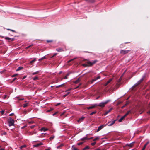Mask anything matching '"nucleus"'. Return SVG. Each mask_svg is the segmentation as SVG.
I'll use <instances>...</instances> for the list:
<instances>
[{
    "label": "nucleus",
    "mask_w": 150,
    "mask_h": 150,
    "mask_svg": "<svg viewBox=\"0 0 150 150\" xmlns=\"http://www.w3.org/2000/svg\"><path fill=\"white\" fill-rule=\"evenodd\" d=\"M97 62V60H95L93 61L92 62H91L90 61H88L87 62V64H83L82 65L84 67H86L87 66H91L95 64Z\"/></svg>",
    "instance_id": "nucleus-1"
},
{
    "label": "nucleus",
    "mask_w": 150,
    "mask_h": 150,
    "mask_svg": "<svg viewBox=\"0 0 150 150\" xmlns=\"http://www.w3.org/2000/svg\"><path fill=\"white\" fill-rule=\"evenodd\" d=\"M145 75H143L141 79L137 83L134 85V86L136 87L139 85L140 83H141L144 80L145 78Z\"/></svg>",
    "instance_id": "nucleus-2"
},
{
    "label": "nucleus",
    "mask_w": 150,
    "mask_h": 150,
    "mask_svg": "<svg viewBox=\"0 0 150 150\" xmlns=\"http://www.w3.org/2000/svg\"><path fill=\"white\" fill-rule=\"evenodd\" d=\"M8 123L9 126H13L14 124V121L11 117H10L9 120L8 121Z\"/></svg>",
    "instance_id": "nucleus-3"
},
{
    "label": "nucleus",
    "mask_w": 150,
    "mask_h": 150,
    "mask_svg": "<svg viewBox=\"0 0 150 150\" xmlns=\"http://www.w3.org/2000/svg\"><path fill=\"white\" fill-rule=\"evenodd\" d=\"M109 101V100H107L105 102H101L99 104H97V106H99L102 108L103 107L105 106V105L107 104Z\"/></svg>",
    "instance_id": "nucleus-4"
},
{
    "label": "nucleus",
    "mask_w": 150,
    "mask_h": 150,
    "mask_svg": "<svg viewBox=\"0 0 150 150\" xmlns=\"http://www.w3.org/2000/svg\"><path fill=\"white\" fill-rule=\"evenodd\" d=\"M130 51L129 50H120V53L123 54H125L128 53Z\"/></svg>",
    "instance_id": "nucleus-5"
},
{
    "label": "nucleus",
    "mask_w": 150,
    "mask_h": 150,
    "mask_svg": "<svg viewBox=\"0 0 150 150\" xmlns=\"http://www.w3.org/2000/svg\"><path fill=\"white\" fill-rule=\"evenodd\" d=\"M107 125V124H106V125L104 124L99 126L98 129L97 130V131L96 132H97L99 131L100 130H101L103 128L105 127Z\"/></svg>",
    "instance_id": "nucleus-6"
},
{
    "label": "nucleus",
    "mask_w": 150,
    "mask_h": 150,
    "mask_svg": "<svg viewBox=\"0 0 150 150\" xmlns=\"http://www.w3.org/2000/svg\"><path fill=\"white\" fill-rule=\"evenodd\" d=\"M116 120H113L112 121H109L108 122V123L107 124V125L108 124V126H110L113 125L115 122Z\"/></svg>",
    "instance_id": "nucleus-7"
},
{
    "label": "nucleus",
    "mask_w": 150,
    "mask_h": 150,
    "mask_svg": "<svg viewBox=\"0 0 150 150\" xmlns=\"http://www.w3.org/2000/svg\"><path fill=\"white\" fill-rule=\"evenodd\" d=\"M96 106H97V104H94V105H92L91 106L87 107H86V109H91L93 108Z\"/></svg>",
    "instance_id": "nucleus-8"
},
{
    "label": "nucleus",
    "mask_w": 150,
    "mask_h": 150,
    "mask_svg": "<svg viewBox=\"0 0 150 150\" xmlns=\"http://www.w3.org/2000/svg\"><path fill=\"white\" fill-rule=\"evenodd\" d=\"M85 117H82L81 118H79V120L77 121V122L79 123H80L82 121H83Z\"/></svg>",
    "instance_id": "nucleus-9"
},
{
    "label": "nucleus",
    "mask_w": 150,
    "mask_h": 150,
    "mask_svg": "<svg viewBox=\"0 0 150 150\" xmlns=\"http://www.w3.org/2000/svg\"><path fill=\"white\" fill-rule=\"evenodd\" d=\"M43 145V143L41 142H40L39 143H38V144H36L34 145H33V146L34 147H38L41 145Z\"/></svg>",
    "instance_id": "nucleus-10"
},
{
    "label": "nucleus",
    "mask_w": 150,
    "mask_h": 150,
    "mask_svg": "<svg viewBox=\"0 0 150 150\" xmlns=\"http://www.w3.org/2000/svg\"><path fill=\"white\" fill-rule=\"evenodd\" d=\"M100 78V76H98V77H97L96 78H95V79H93L91 81V83H93V82L96 81V80H97L98 79H99Z\"/></svg>",
    "instance_id": "nucleus-11"
},
{
    "label": "nucleus",
    "mask_w": 150,
    "mask_h": 150,
    "mask_svg": "<svg viewBox=\"0 0 150 150\" xmlns=\"http://www.w3.org/2000/svg\"><path fill=\"white\" fill-rule=\"evenodd\" d=\"M56 50L59 52L64 51V50L63 48H59L56 49Z\"/></svg>",
    "instance_id": "nucleus-12"
},
{
    "label": "nucleus",
    "mask_w": 150,
    "mask_h": 150,
    "mask_svg": "<svg viewBox=\"0 0 150 150\" xmlns=\"http://www.w3.org/2000/svg\"><path fill=\"white\" fill-rule=\"evenodd\" d=\"M48 129L47 128H46L45 127H42L41 128L40 130L41 131H43L44 132H45L47 131L48 130Z\"/></svg>",
    "instance_id": "nucleus-13"
},
{
    "label": "nucleus",
    "mask_w": 150,
    "mask_h": 150,
    "mask_svg": "<svg viewBox=\"0 0 150 150\" xmlns=\"http://www.w3.org/2000/svg\"><path fill=\"white\" fill-rule=\"evenodd\" d=\"M4 38L6 40H11V41H13L14 40V38H10L9 37H4Z\"/></svg>",
    "instance_id": "nucleus-14"
},
{
    "label": "nucleus",
    "mask_w": 150,
    "mask_h": 150,
    "mask_svg": "<svg viewBox=\"0 0 150 150\" xmlns=\"http://www.w3.org/2000/svg\"><path fill=\"white\" fill-rule=\"evenodd\" d=\"M125 116L124 115L122 117H121L119 120V122H121L122 120L124 119L125 117Z\"/></svg>",
    "instance_id": "nucleus-15"
},
{
    "label": "nucleus",
    "mask_w": 150,
    "mask_h": 150,
    "mask_svg": "<svg viewBox=\"0 0 150 150\" xmlns=\"http://www.w3.org/2000/svg\"><path fill=\"white\" fill-rule=\"evenodd\" d=\"M112 110V108H110V109H109V110H108L107 111H106L105 112V113L104 114V115H106L108 113L110 112Z\"/></svg>",
    "instance_id": "nucleus-16"
},
{
    "label": "nucleus",
    "mask_w": 150,
    "mask_h": 150,
    "mask_svg": "<svg viewBox=\"0 0 150 150\" xmlns=\"http://www.w3.org/2000/svg\"><path fill=\"white\" fill-rule=\"evenodd\" d=\"M64 145L63 144H61L60 145L57 146V149H60Z\"/></svg>",
    "instance_id": "nucleus-17"
},
{
    "label": "nucleus",
    "mask_w": 150,
    "mask_h": 150,
    "mask_svg": "<svg viewBox=\"0 0 150 150\" xmlns=\"http://www.w3.org/2000/svg\"><path fill=\"white\" fill-rule=\"evenodd\" d=\"M72 150H77V148H76L74 145L72 146L71 148Z\"/></svg>",
    "instance_id": "nucleus-18"
},
{
    "label": "nucleus",
    "mask_w": 150,
    "mask_h": 150,
    "mask_svg": "<svg viewBox=\"0 0 150 150\" xmlns=\"http://www.w3.org/2000/svg\"><path fill=\"white\" fill-rule=\"evenodd\" d=\"M23 67H18V68L16 70V71H18L20 70H21V69H23Z\"/></svg>",
    "instance_id": "nucleus-19"
},
{
    "label": "nucleus",
    "mask_w": 150,
    "mask_h": 150,
    "mask_svg": "<svg viewBox=\"0 0 150 150\" xmlns=\"http://www.w3.org/2000/svg\"><path fill=\"white\" fill-rule=\"evenodd\" d=\"M113 79L112 78H111L110 79H109V80H108L107 82V84H109V83H110L112 80Z\"/></svg>",
    "instance_id": "nucleus-20"
},
{
    "label": "nucleus",
    "mask_w": 150,
    "mask_h": 150,
    "mask_svg": "<svg viewBox=\"0 0 150 150\" xmlns=\"http://www.w3.org/2000/svg\"><path fill=\"white\" fill-rule=\"evenodd\" d=\"M55 137V136L54 135H52L51 137L49 138V139L51 140H52V139H53Z\"/></svg>",
    "instance_id": "nucleus-21"
},
{
    "label": "nucleus",
    "mask_w": 150,
    "mask_h": 150,
    "mask_svg": "<svg viewBox=\"0 0 150 150\" xmlns=\"http://www.w3.org/2000/svg\"><path fill=\"white\" fill-rule=\"evenodd\" d=\"M87 1L89 3H92L94 2L95 0H87Z\"/></svg>",
    "instance_id": "nucleus-22"
},
{
    "label": "nucleus",
    "mask_w": 150,
    "mask_h": 150,
    "mask_svg": "<svg viewBox=\"0 0 150 150\" xmlns=\"http://www.w3.org/2000/svg\"><path fill=\"white\" fill-rule=\"evenodd\" d=\"M69 73L67 74V75L64 77V79H68V76H69Z\"/></svg>",
    "instance_id": "nucleus-23"
},
{
    "label": "nucleus",
    "mask_w": 150,
    "mask_h": 150,
    "mask_svg": "<svg viewBox=\"0 0 150 150\" xmlns=\"http://www.w3.org/2000/svg\"><path fill=\"white\" fill-rule=\"evenodd\" d=\"M130 111H128L126 113V114L124 115V116H125V117H126L127 116L130 112Z\"/></svg>",
    "instance_id": "nucleus-24"
},
{
    "label": "nucleus",
    "mask_w": 150,
    "mask_h": 150,
    "mask_svg": "<svg viewBox=\"0 0 150 150\" xmlns=\"http://www.w3.org/2000/svg\"><path fill=\"white\" fill-rule=\"evenodd\" d=\"M36 58H35L33 60L31 61L30 62V64H32L33 62H35L36 61Z\"/></svg>",
    "instance_id": "nucleus-25"
},
{
    "label": "nucleus",
    "mask_w": 150,
    "mask_h": 150,
    "mask_svg": "<svg viewBox=\"0 0 150 150\" xmlns=\"http://www.w3.org/2000/svg\"><path fill=\"white\" fill-rule=\"evenodd\" d=\"M90 149V147L89 146H87L85 147V148H83V150H85L86 149Z\"/></svg>",
    "instance_id": "nucleus-26"
},
{
    "label": "nucleus",
    "mask_w": 150,
    "mask_h": 150,
    "mask_svg": "<svg viewBox=\"0 0 150 150\" xmlns=\"http://www.w3.org/2000/svg\"><path fill=\"white\" fill-rule=\"evenodd\" d=\"M99 138V137H96L95 138L93 139V141H96L98 140Z\"/></svg>",
    "instance_id": "nucleus-27"
},
{
    "label": "nucleus",
    "mask_w": 150,
    "mask_h": 150,
    "mask_svg": "<svg viewBox=\"0 0 150 150\" xmlns=\"http://www.w3.org/2000/svg\"><path fill=\"white\" fill-rule=\"evenodd\" d=\"M80 81V80L79 79H78L76 81L74 82V83H77Z\"/></svg>",
    "instance_id": "nucleus-28"
},
{
    "label": "nucleus",
    "mask_w": 150,
    "mask_h": 150,
    "mask_svg": "<svg viewBox=\"0 0 150 150\" xmlns=\"http://www.w3.org/2000/svg\"><path fill=\"white\" fill-rule=\"evenodd\" d=\"M46 59L45 57V56H44V57H42L41 58H40V59H39V61H41V60H43V59Z\"/></svg>",
    "instance_id": "nucleus-29"
},
{
    "label": "nucleus",
    "mask_w": 150,
    "mask_h": 150,
    "mask_svg": "<svg viewBox=\"0 0 150 150\" xmlns=\"http://www.w3.org/2000/svg\"><path fill=\"white\" fill-rule=\"evenodd\" d=\"M26 147V146L25 145H24L21 146L20 147V148L21 149L25 147Z\"/></svg>",
    "instance_id": "nucleus-30"
},
{
    "label": "nucleus",
    "mask_w": 150,
    "mask_h": 150,
    "mask_svg": "<svg viewBox=\"0 0 150 150\" xmlns=\"http://www.w3.org/2000/svg\"><path fill=\"white\" fill-rule=\"evenodd\" d=\"M28 103L24 104L23 105V107L24 108L26 107H27L28 105Z\"/></svg>",
    "instance_id": "nucleus-31"
},
{
    "label": "nucleus",
    "mask_w": 150,
    "mask_h": 150,
    "mask_svg": "<svg viewBox=\"0 0 150 150\" xmlns=\"http://www.w3.org/2000/svg\"><path fill=\"white\" fill-rule=\"evenodd\" d=\"M134 143V142H133L132 143L129 144L128 145V146H130V147H132L133 146V143Z\"/></svg>",
    "instance_id": "nucleus-32"
},
{
    "label": "nucleus",
    "mask_w": 150,
    "mask_h": 150,
    "mask_svg": "<svg viewBox=\"0 0 150 150\" xmlns=\"http://www.w3.org/2000/svg\"><path fill=\"white\" fill-rule=\"evenodd\" d=\"M38 79V77L37 76H35V77H34L33 79V80L34 81H35Z\"/></svg>",
    "instance_id": "nucleus-33"
},
{
    "label": "nucleus",
    "mask_w": 150,
    "mask_h": 150,
    "mask_svg": "<svg viewBox=\"0 0 150 150\" xmlns=\"http://www.w3.org/2000/svg\"><path fill=\"white\" fill-rule=\"evenodd\" d=\"M129 103V101H127V102H126L125 104V105L123 106L122 108H123V107H124V106H125L126 105H128Z\"/></svg>",
    "instance_id": "nucleus-34"
},
{
    "label": "nucleus",
    "mask_w": 150,
    "mask_h": 150,
    "mask_svg": "<svg viewBox=\"0 0 150 150\" xmlns=\"http://www.w3.org/2000/svg\"><path fill=\"white\" fill-rule=\"evenodd\" d=\"M18 75V74H14V75H13L12 76V77H14L16 76H17Z\"/></svg>",
    "instance_id": "nucleus-35"
},
{
    "label": "nucleus",
    "mask_w": 150,
    "mask_h": 150,
    "mask_svg": "<svg viewBox=\"0 0 150 150\" xmlns=\"http://www.w3.org/2000/svg\"><path fill=\"white\" fill-rule=\"evenodd\" d=\"M64 85V84H61V85H59V86H56V88H58V87H62V86Z\"/></svg>",
    "instance_id": "nucleus-36"
},
{
    "label": "nucleus",
    "mask_w": 150,
    "mask_h": 150,
    "mask_svg": "<svg viewBox=\"0 0 150 150\" xmlns=\"http://www.w3.org/2000/svg\"><path fill=\"white\" fill-rule=\"evenodd\" d=\"M96 113V111L93 112H92V113H91L90 114V115H92L93 114H95Z\"/></svg>",
    "instance_id": "nucleus-37"
},
{
    "label": "nucleus",
    "mask_w": 150,
    "mask_h": 150,
    "mask_svg": "<svg viewBox=\"0 0 150 150\" xmlns=\"http://www.w3.org/2000/svg\"><path fill=\"white\" fill-rule=\"evenodd\" d=\"M76 59V58H74V59H71L69 61H68L67 62L68 63H69V62H71V61L74 60V59Z\"/></svg>",
    "instance_id": "nucleus-38"
},
{
    "label": "nucleus",
    "mask_w": 150,
    "mask_h": 150,
    "mask_svg": "<svg viewBox=\"0 0 150 150\" xmlns=\"http://www.w3.org/2000/svg\"><path fill=\"white\" fill-rule=\"evenodd\" d=\"M39 72V71H37L33 73V75H35L37 74Z\"/></svg>",
    "instance_id": "nucleus-39"
},
{
    "label": "nucleus",
    "mask_w": 150,
    "mask_h": 150,
    "mask_svg": "<svg viewBox=\"0 0 150 150\" xmlns=\"http://www.w3.org/2000/svg\"><path fill=\"white\" fill-rule=\"evenodd\" d=\"M81 139L83 140H87V138L86 137H84L83 138H82Z\"/></svg>",
    "instance_id": "nucleus-40"
},
{
    "label": "nucleus",
    "mask_w": 150,
    "mask_h": 150,
    "mask_svg": "<svg viewBox=\"0 0 150 150\" xmlns=\"http://www.w3.org/2000/svg\"><path fill=\"white\" fill-rule=\"evenodd\" d=\"M96 143V142H93V143H91V145H92V146H94V145Z\"/></svg>",
    "instance_id": "nucleus-41"
},
{
    "label": "nucleus",
    "mask_w": 150,
    "mask_h": 150,
    "mask_svg": "<svg viewBox=\"0 0 150 150\" xmlns=\"http://www.w3.org/2000/svg\"><path fill=\"white\" fill-rule=\"evenodd\" d=\"M33 45H32H32H29V46H28L26 48V49H28V48H29V47H31Z\"/></svg>",
    "instance_id": "nucleus-42"
},
{
    "label": "nucleus",
    "mask_w": 150,
    "mask_h": 150,
    "mask_svg": "<svg viewBox=\"0 0 150 150\" xmlns=\"http://www.w3.org/2000/svg\"><path fill=\"white\" fill-rule=\"evenodd\" d=\"M83 143L82 142L79 143H78V145H81L83 144Z\"/></svg>",
    "instance_id": "nucleus-43"
},
{
    "label": "nucleus",
    "mask_w": 150,
    "mask_h": 150,
    "mask_svg": "<svg viewBox=\"0 0 150 150\" xmlns=\"http://www.w3.org/2000/svg\"><path fill=\"white\" fill-rule=\"evenodd\" d=\"M33 123H34V122L33 121H30L28 123L29 124H33Z\"/></svg>",
    "instance_id": "nucleus-44"
},
{
    "label": "nucleus",
    "mask_w": 150,
    "mask_h": 150,
    "mask_svg": "<svg viewBox=\"0 0 150 150\" xmlns=\"http://www.w3.org/2000/svg\"><path fill=\"white\" fill-rule=\"evenodd\" d=\"M57 53H54V54L51 57L52 58V57H54L56 55H57Z\"/></svg>",
    "instance_id": "nucleus-45"
},
{
    "label": "nucleus",
    "mask_w": 150,
    "mask_h": 150,
    "mask_svg": "<svg viewBox=\"0 0 150 150\" xmlns=\"http://www.w3.org/2000/svg\"><path fill=\"white\" fill-rule=\"evenodd\" d=\"M146 145H144V147L142 148V150H144L146 147Z\"/></svg>",
    "instance_id": "nucleus-46"
},
{
    "label": "nucleus",
    "mask_w": 150,
    "mask_h": 150,
    "mask_svg": "<svg viewBox=\"0 0 150 150\" xmlns=\"http://www.w3.org/2000/svg\"><path fill=\"white\" fill-rule=\"evenodd\" d=\"M47 42L49 43V42H52V41L51 40H47Z\"/></svg>",
    "instance_id": "nucleus-47"
},
{
    "label": "nucleus",
    "mask_w": 150,
    "mask_h": 150,
    "mask_svg": "<svg viewBox=\"0 0 150 150\" xmlns=\"http://www.w3.org/2000/svg\"><path fill=\"white\" fill-rule=\"evenodd\" d=\"M72 89V88H70L68 89V90H67L66 91V92L69 91H70Z\"/></svg>",
    "instance_id": "nucleus-48"
},
{
    "label": "nucleus",
    "mask_w": 150,
    "mask_h": 150,
    "mask_svg": "<svg viewBox=\"0 0 150 150\" xmlns=\"http://www.w3.org/2000/svg\"><path fill=\"white\" fill-rule=\"evenodd\" d=\"M1 112L2 115H3L4 113V111H1Z\"/></svg>",
    "instance_id": "nucleus-49"
},
{
    "label": "nucleus",
    "mask_w": 150,
    "mask_h": 150,
    "mask_svg": "<svg viewBox=\"0 0 150 150\" xmlns=\"http://www.w3.org/2000/svg\"><path fill=\"white\" fill-rule=\"evenodd\" d=\"M51 149V148L49 147L47 148V149H45V150H50Z\"/></svg>",
    "instance_id": "nucleus-50"
},
{
    "label": "nucleus",
    "mask_w": 150,
    "mask_h": 150,
    "mask_svg": "<svg viewBox=\"0 0 150 150\" xmlns=\"http://www.w3.org/2000/svg\"><path fill=\"white\" fill-rule=\"evenodd\" d=\"M8 30H11L13 32H15V31L14 30H11V29H7Z\"/></svg>",
    "instance_id": "nucleus-51"
},
{
    "label": "nucleus",
    "mask_w": 150,
    "mask_h": 150,
    "mask_svg": "<svg viewBox=\"0 0 150 150\" xmlns=\"http://www.w3.org/2000/svg\"><path fill=\"white\" fill-rule=\"evenodd\" d=\"M16 78H14L13 79V81H12V82H13V81H14L15 80H16Z\"/></svg>",
    "instance_id": "nucleus-52"
},
{
    "label": "nucleus",
    "mask_w": 150,
    "mask_h": 150,
    "mask_svg": "<svg viewBox=\"0 0 150 150\" xmlns=\"http://www.w3.org/2000/svg\"><path fill=\"white\" fill-rule=\"evenodd\" d=\"M67 92V93H66L67 94V95H68L70 93V92L69 91H67L66 92Z\"/></svg>",
    "instance_id": "nucleus-53"
},
{
    "label": "nucleus",
    "mask_w": 150,
    "mask_h": 150,
    "mask_svg": "<svg viewBox=\"0 0 150 150\" xmlns=\"http://www.w3.org/2000/svg\"><path fill=\"white\" fill-rule=\"evenodd\" d=\"M6 134H7V133H6V132H4V133L2 134H3V135H6Z\"/></svg>",
    "instance_id": "nucleus-54"
},
{
    "label": "nucleus",
    "mask_w": 150,
    "mask_h": 150,
    "mask_svg": "<svg viewBox=\"0 0 150 150\" xmlns=\"http://www.w3.org/2000/svg\"><path fill=\"white\" fill-rule=\"evenodd\" d=\"M149 143V142H148L146 143V144L145 145H146V146Z\"/></svg>",
    "instance_id": "nucleus-55"
},
{
    "label": "nucleus",
    "mask_w": 150,
    "mask_h": 150,
    "mask_svg": "<svg viewBox=\"0 0 150 150\" xmlns=\"http://www.w3.org/2000/svg\"><path fill=\"white\" fill-rule=\"evenodd\" d=\"M52 110H53V109H50V110H48L47 111V112H50V111H51Z\"/></svg>",
    "instance_id": "nucleus-56"
},
{
    "label": "nucleus",
    "mask_w": 150,
    "mask_h": 150,
    "mask_svg": "<svg viewBox=\"0 0 150 150\" xmlns=\"http://www.w3.org/2000/svg\"><path fill=\"white\" fill-rule=\"evenodd\" d=\"M14 114L13 113H11V114H10V115H9V116H12Z\"/></svg>",
    "instance_id": "nucleus-57"
},
{
    "label": "nucleus",
    "mask_w": 150,
    "mask_h": 150,
    "mask_svg": "<svg viewBox=\"0 0 150 150\" xmlns=\"http://www.w3.org/2000/svg\"><path fill=\"white\" fill-rule=\"evenodd\" d=\"M57 113V112H56L55 113H54V114H53V116H54Z\"/></svg>",
    "instance_id": "nucleus-58"
},
{
    "label": "nucleus",
    "mask_w": 150,
    "mask_h": 150,
    "mask_svg": "<svg viewBox=\"0 0 150 150\" xmlns=\"http://www.w3.org/2000/svg\"><path fill=\"white\" fill-rule=\"evenodd\" d=\"M26 76H24V77H23V78L22 79H25V78H26Z\"/></svg>",
    "instance_id": "nucleus-59"
},
{
    "label": "nucleus",
    "mask_w": 150,
    "mask_h": 150,
    "mask_svg": "<svg viewBox=\"0 0 150 150\" xmlns=\"http://www.w3.org/2000/svg\"><path fill=\"white\" fill-rule=\"evenodd\" d=\"M67 96V94H65V95H64V97H66Z\"/></svg>",
    "instance_id": "nucleus-60"
},
{
    "label": "nucleus",
    "mask_w": 150,
    "mask_h": 150,
    "mask_svg": "<svg viewBox=\"0 0 150 150\" xmlns=\"http://www.w3.org/2000/svg\"><path fill=\"white\" fill-rule=\"evenodd\" d=\"M60 103H58L56 105V106H57V105H60Z\"/></svg>",
    "instance_id": "nucleus-61"
},
{
    "label": "nucleus",
    "mask_w": 150,
    "mask_h": 150,
    "mask_svg": "<svg viewBox=\"0 0 150 150\" xmlns=\"http://www.w3.org/2000/svg\"><path fill=\"white\" fill-rule=\"evenodd\" d=\"M23 99H18V100H23Z\"/></svg>",
    "instance_id": "nucleus-62"
},
{
    "label": "nucleus",
    "mask_w": 150,
    "mask_h": 150,
    "mask_svg": "<svg viewBox=\"0 0 150 150\" xmlns=\"http://www.w3.org/2000/svg\"><path fill=\"white\" fill-rule=\"evenodd\" d=\"M64 79V78H63V77L61 78H60V79H61V81L62 80Z\"/></svg>",
    "instance_id": "nucleus-63"
},
{
    "label": "nucleus",
    "mask_w": 150,
    "mask_h": 150,
    "mask_svg": "<svg viewBox=\"0 0 150 150\" xmlns=\"http://www.w3.org/2000/svg\"><path fill=\"white\" fill-rule=\"evenodd\" d=\"M96 150H100V149L99 148H97L96 149Z\"/></svg>",
    "instance_id": "nucleus-64"
}]
</instances>
